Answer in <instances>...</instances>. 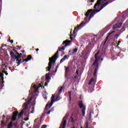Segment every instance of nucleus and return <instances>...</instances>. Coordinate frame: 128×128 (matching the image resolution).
Masks as SVG:
<instances>
[{"label":"nucleus","instance_id":"nucleus-31","mask_svg":"<svg viewBox=\"0 0 128 128\" xmlns=\"http://www.w3.org/2000/svg\"><path fill=\"white\" fill-rule=\"evenodd\" d=\"M92 118V112H89V119L90 120Z\"/></svg>","mask_w":128,"mask_h":128},{"label":"nucleus","instance_id":"nucleus-28","mask_svg":"<svg viewBox=\"0 0 128 128\" xmlns=\"http://www.w3.org/2000/svg\"><path fill=\"white\" fill-rule=\"evenodd\" d=\"M78 48H74L73 50V52H72V54H74V52H78Z\"/></svg>","mask_w":128,"mask_h":128},{"label":"nucleus","instance_id":"nucleus-46","mask_svg":"<svg viewBox=\"0 0 128 128\" xmlns=\"http://www.w3.org/2000/svg\"><path fill=\"white\" fill-rule=\"evenodd\" d=\"M14 52H16V54H18V52L17 50H15Z\"/></svg>","mask_w":128,"mask_h":128},{"label":"nucleus","instance_id":"nucleus-34","mask_svg":"<svg viewBox=\"0 0 128 128\" xmlns=\"http://www.w3.org/2000/svg\"><path fill=\"white\" fill-rule=\"evenodd\" d=\"M13 126H14L16 128V126H18V122H16L15 123H14Z\"/></svg>","mask_w":128,"mask_h":128},{"label":"nucleus","instance_id":"nucleus-52","mask_svg":"<svg viewBox=\"0 0 128 128\" xmlns=\"http://www.w3.org/2000/svg\"><path fill=\"white\" fill-rule=\"evenodd\" d=\"M4 80V77H1V80Z\"/></svg>","mask_w":128,"mask_h":128},{"label":"nucleus","instance_id":"nucleus-33","mask_svg":"<svg viewBox=\"0 0 128 128\" xmlns=\"http://www.w3.org/2000/svg\"><path fill=\"white\" fill-rule=\"evenodd\" d=\"M119 36H120V34H117L114 35V38H116V39L118 38Z\"/></svg>","mask_w":128,"mask_h":128},{"label":"nucleus","instance_id":"nucleus-19","mask_svg":"<svg viewBox=\"0 0 128 128\" xmlns=\"http://www.w3.org/2000/svg\"><path fill=\"white\" fill-rule=\"evenodd\" d=\"M12 122H10L9 123H8V126H7V128H12Z\"/></svg>","mask_w":128,"mask_h":128},{"label":"nucleus","instance_id":"nucleus-13","mask_svg":"<svg viewBox=\"0 0 128 128\" xmlns=\"http://www.w3.org/2000/svg\"><path fill=\"white\" fill-rule=\"evenodd\" d=\"M122 23L120 22L116 26H114L113 28L114 30H116V28H120L122 27Z\"/></svg>","mask_w":128,"mask_h":128},{"label":"nucleus","instance_id":"nucleus-12","mask_svg":"<svg viewBox=\"0 0 128 128\" xmlns=\"http://www.w3.org/2000/svg\"><path fill=\"white\" fill-rule=\"evenodd\" d=\"M66 60H68V55H65L64 58L60 60V64H62Z\"/></svg>","mask_w":128,"mask_h":128},{"label":"nucleus","instance_id":"nucleus-47","mask_svg":"<svg viewBox=\"0 0 128 128\" xmlns=\"http://www.w3.org/2000/svg\"><path fill=\"white\" fill-rule=\"evenodd\" d=\"M4 46H6V45L3 44V45L1 46V48H4Z\"/></svg>","mask_w":128,"mask_h":128},{"label":"nucleus","instance_id":"nucleus-18","mask_svg":"<svg viewBox=\"0 0 128 128\" xmlns=\"http://www.w3.org/2000/svg\"><path fill=\"white\" fill-rule=\"evenodd\" d=\"M111 34L112 33H108V36L106 37V40L105 42H104V44H106V42L108 40V38H110V36Z\"/></svg>","mask_w":128,"mask_h":128},{"label":"nucleus","instance_id":"nucleus-4","mask_svg":"<svg viewBox=\"0 0 128 128\" xmlns=\"http://www.w3.org/2000/svg\"><path fill=\"white\" fill-rule=\"evenodd\" d=\"M79 107L80 108L82 109V116H84L86 114V106H84V102H82V100H79Z\"/></svg>","mask_w":128,"mask_h":128},{"label":"nucleus","instance_id":"nucleus-55","mask_svg":"<svg viewBox=\"0 0 128 128\" xmlns=\"http://www.w3.org/2000/svg\"><path fill=\"white\" fill-rule=\"evenodd\" d=\"M2 66H4L5 68H6V64H3Z\"/></svg>","mask_w":128,"mask_h":128},{"label":"nucleus","instance_id":"nucleus-50","mask_svg":"<svg viewBox=\"0 0 128 128\" xmlns=\"http://www.w3.org/2000/svg\"><path fill=\"white\" fill-rule=\"evenodd\" d=\"M48 86V82H46L44 83V86Z\"/></svg>","mask_w":128,"mask_h":128},{"label":"nucleus","instance_id":"nucleus-11","mask_svg":"<svg viewBox=\"0 0 128 128\" xmlns=\"http://www.w3.org/2000/svg\"><path fill=\"white\" fill-rule=\"evenodd\" d=\"M111 2H112V1L107 2L104 3L103 4H102L101 8H100L101 10H102V8H106V6H108V4H111Z\"/></svg>","mask_w":128,"mask_h":128},{"label":"nucleus","instance_id":"nucleus-60","mask_svg":"<svg viewBox=\"0 0 128 128\" xmlns=\"http://www.w3.org/2000/svg\"><path fill=\"white\" fill-rule=\"evenodd\" d=\"M56 53L58 54V50Z\"/></svg>","mask_w":128,"mask_h":128},{"label":"nucleus","instance_id":"nucleus-40","mask_svg":"<svg viewBox=\"0 0 128 128\" xmlns=\"http://www.w3.org/2000/svg\"><path fill=\"white\" fill-rule=\"evenodd\" d=\"M4 77V73H0V78Z\"/></svg>","mask_w":128,"mask_h":128},{"label":"nucleus","instance_id":"nucleus-36","mask_svg":"<svg viewBox=\"0 0 128 128\" xmlns=\"http://www.w3.org/2000/svg\"><path fill=\"white\" fill-rule=\"evenodd\" d=\"M22 62H28V58L23 59Z\"/></svg>","mask_w":128,"mask_h":128},{"label":"nucleus","instance_id":"nucleus-58","mask_svg":"<svg viewBox=\"0 0 128 128\" xmlns=\"http://www.w3.org/2000/svg\"><path fill=\"white\" fill-rule=\"evenodd\" d=\"M120 42H121L120 40H119V41H118V44H120Z\"/></svg>","mask_w":128,"mask_h":128},{"label":"nucleus","instance_id":"nucleus-20","mask_svg":"<svg viewBox=\"0 0 128 128\" xmlns=\"http://www.w3.org/2000/svg\"><path fill=\"white\" fill-rule=\"evenodd\" d=\"M68 92L69 94V102H72V92L69 91Z\"/></svg>","mask_w":128,"mask_h":128},{"label":"nucleus","instance_id":"nucleus-30","mask_svg":"<svg viewBox=\"0 0 128 128\" xmlns=\"http://www.w3.org/2000/svg\"><path fill=\"white\" fill-rule=\"evenodd\" d=\"M34 107L32 108V110L30 112V114H34Z\"/></svg>","mask_w":128,"mask_h":128},{"label":"nucleus","instance_id":"nucleus-35","mask_svg":"<svg viewBox=\"0 0 128 128\" xmlns=\"http://www.w3.org/2000/svg\"><path fill=\"white\" fill-rule=\"evenodd\" d=\"M126 30V28L125 27H122V28L121 29V32H124Z\"/></svg>","mask_w":128,"mask_h":128},{"label":"nucleus","instance_id":"nucleus-2","mask_svg":"<svg viewBox=\"0 0 128 128\" xmlns=\"http://www.w3.org/2000/svg\"><path fill=\"white\" fill-rule=\"evenodd\" d=\"M95 60L94 62L92 64V66H95V69L94 72L93 74V76L95 78L96 76V74L98 73V60H100V58L98 57V56H94Z\"/></svg>","mask_w":128,"mask_h":128},{"label":"nucleus","instance_id":"nucleus-44","mask_svg":"<svg viewBox=\"0 0 128 128\" xmlns=\"http://www.w3.org/2000/svg\"><path fill=\"white\" fill-rule=\"evenodd\" d=\"M16 48H17V50H20V48H21L20 46H16Z\"/></svg>","mask_w":128,"mask_h":128},{"label":"nucleus","instance_id":"nucleus-1","mask_svg":"<svg viewBox=\"0 0 128 128\" xmlns=\"http://www.w3.org/2000/svg\"><path fill=\"white\" fill-rule=\"evenodd\" d=\"M58 54L56 53L51 58H49V62L48 64V66L46 68H48V72H50V68H52V64L56 62V60H58Z\"/></svg>","mask_w":128,"mask_h":128},{"label":"nucleus","instance_id":"nucleus-14","mask_svg":"<svg viewBox=\"0 0 128 128\" xmlns=\"http://www.w3.org/2000/svg\"><path fill=\"white\" fill-rule=\"evenodd\" d=\"M24 109H22L21 112L18 114V120L20 118H22V114H24Z\"/></svg>","mask_w":128,"mask_h":128},{"label":"nucleus","instance_id":"nucleus-38","mask_svg":"<svg viewBox=\"0 0 128 128\" xmlns=\"http://www.w3.org/2000/svg\"><path fill=\"white\" fill-rule=\"evenodd\" d=\"M71 122H74V118L71 116Z\"/></svg>","mask_w":128,"mask_h":128},{"label":"nucleus","instance_id":"nucleus-37","mask_svg":"<svg viewBox=\"0 0 128 128\" xmlns=\"http://www.w3.org/2000/svg\"><path fill=\"white\" fill-rule=\"evenodd\" d=\"M46 124H44V125H42L40 128H46Z\"/></svg>","mask_w":128,"mask_h":128},{"label":"nucleus","instance_id":"nucleus-24","mask_svg":"<svg viewBox=\"0 0 128 128\" xmlns=\"http://www.w3.org/2000/svg\"><path fill=\"white\" fill-rule=\"evenodd\" d=\"M60 100V96H58L55 99V102H58Z\"/></svg>","mask_w":128,"mask_h":128},{"label":"nucleus","instance_id":"nucleus-8","mask_svg":"<svg viewBox=\"0 0 128 128\" xmlns=\"http://www.w3.org/2000/svg\"><path fill=\"white\" fill-rule=\"evenodd\" d=\"M18 112H13V115L12 116L10 120L12 122H14V120H18V119L16 118V116H18Z\"/></svg>","mask_w":128,"mask_h":128},{"label":"nucleus","instance_id":"nucleus-17","mask_svg":"<svg viewBox=\"0 0 128 128\" xmlns=\"http://www.w3.org/2000/svg\"><path fill=\"white\" fill-rule=\"evenodd\" d=\"M92 12V9L88 10L86 12V14H84L85 16H86V18H88V16H90V14Z\"/></svg>","mask_w":128,"mask_h":128},{"label":"nucleus","instance_id":"nucleus-7","mask_svg":"<svg viewBox=\"0 0 128 128\" xmlns=\"http://www.w3.org/2000/svg\"><path fill=\"white\" fill-rule=\"evenodd\" d=\"M84 22H82L81 24H80V26H78L77 27H76L74 28V30L73 31V34H76V32H78V30H80V28H82V26H84Z\"/></svg>","mask_w":128,"mask_h":128},{"label":"nucleus","instance_id":"nucleus-29","mask_svg":"<svg viewBox=\"0 0 128 128\" xmlns=\"http://www.w3.org/2000/svg\"><path fill=\"white\" fill-rule=\"evenodd\" d=\"M62 88H64V86H62L59 90V94H61L62 92Z\"/></svg>","mask_w":128,"mask_h":128},{"label":"nucleus","instance_id":"nucleus-59","mask_svg":"<svg viewBox=\"0 0 128 128\" xmlns=\"http://www.w3.org/2000/svg\"><path fill=\"white\" fill-rule=\"evenodd\" d=\"M68 52H70V53L72 52V50H70Z\"/></svg>","mask_w":128,"mask_h":128},{"label":"nucleus","instance_id":"nucleus-41","mask_svg":"<svg viewBox=\"0 0 128 128\" xmlns=\"http://www.w3.org/2000/svg\"><path fill=\"white\" fill-rule=\"evenodd\" d=\"M89 2H94V0H88Z\"/></svg>","mask_w":128,"mask_h":128},{"label":"nucleus","instance_id":"nucleus-54","mask_svg":"<svg viewBox=\"0 0 128 128\" xmlns=\"http://www.w3.org/2000/svg\"><path fill=\"white\" fill-rule=\"evenodd\" d=\"M38 50H40V49H38V48L36 49V52H38Z\"/></svg>","mask_w":128,"mask_h":128},{"label":"nucleus","instance_id":"nucleus-51","mask_svg":"<svg viewBox=\"0 0 128 128\" xmlns=\"http://www.w3.org/2000/svg\"><path fill=\"white\" fill-rule=\"evenodd\" d=\"M19 55L22 58V53H19Z\"/></svg>","mask_w":128,"mask_h":128},{"label":"nucleus","instance_id":"nucleus-49","mask_svg":"<svg viewBox=\"0 0 128 128\" xmlns=\"http://www.w3.org/2000/svg\"><path fill=\"white\" fill-rule=\"evenodd\" d=\"M76 74L77 75L78 74V70H76Z\"/></svg>","mask_w":128,"mask_h":128},{"label":"nucleus","instance_id":"nucleus-39","mask_svg":"<svg viewBox=\"0 0 128 128\" xmlns=\"http://www.w3.org/2000/svg\"><path fill=\"white\" fill-rule=\"evenodd\" d=\"M86 128H88V122H86Z\"/></svg>","mask_w":128,"mask_h":128},{"label":"nucleus","instance_id":"nucleus-61","mask_svg":"<svg viewBox=\"0 0 128 128\" xmlns=\"http://www.w3.org/2000/svg\"><path fill=\"white\" fill-rule=\"evenodd\" d=\"M86 20V18H84V20Z\"/></svg>","mask_w":128,"mask_h":128},{"label":"nucleus","instance_id":"nucleus-45","mask_svg":"<svg viewBox=\"0 0 128 128\" xmlns=\"http://www.w3.org/2000/svg\"><path fill=\"white\" fill-rule=\"evenodd\" d=\"M9 42H10L11 44H13V43H14V40H9Z\"/></svg>","mask_w":128,"mask_h":128},{"label":"nucleus","instance_id":"nucleus-25","mask_svg":"<svg viewBox=\"0 0 128 128\" xmlns=\"http://www.w3.org/2000/svg\"><path fill=\"white\" fill-rule=\"evenodd\" d=\"M32 55H29L27 56V60H32Z\"/></svg>","mask_w":128,"mask_h":128},{"label":"nucleus","instance_id":"nucleus-62","mask_svg":"<svg viewBox=\"0 0 128 128\" xmlns=\"http://www.w3.org/2000/svg\"><path fill=\"white\" fill-rule=\"evenodd\" d=\"M100 60H104V58H101Z\"/></svg>","mask_w":128,"mask_h":128},{"label":"nucleus","instance_id":"nucleus-16","mask_svg":"<svg viewBox=\"0 0 128 128\" xmlns=\"http://www.w3.org/2000/svg\"><path fill=\"white\" fill-rule=\"evenodd\" d=\"M24 60V58L22 59H16V62H17V64L18 66H20V64H22V62H22V60Z\"/></svg>","mask_w":128,"mask_h":128},{"label":"nucleus","instance_id":"nucleus-32","mask_svg":"<svg viewBox=\"0 0 128 128\" xmlns=\"http://www.w3.org/2000/svg\"><path fill=\"white\" fill-rule=\"evenodd\" d=\"M100 50H98V52L95 54L94 56L96 57L98 56V54H100Z\"/></svg>","mask_w":128,"mask_h":128},{"label":"nucleus","instance_id":"nucleus-22","mask_svg":"<svg viewBox=\"0 0 128 128\" xmlns=\"http://www.w3.org/2000/svg\"><path fill=\"white\" fill-rule=\"evenodd\" d=\"M102 8H100L99 10H94V12H95V14H98V12H100V10H102Z\"/></svg>","mask_w":128,"mask_h":128},{"label":"nucleus","instance_id":"nucleus-57","mask_svg":"<svg viewBox=\"0 0 128 128\" xmlns=\"http://www.w3.org/2000/svg\"><path fill=\"white\" fill-rule=\"evenodd\" d=\"M21 52H23V54H24V50H21Z\"/></svg>","mask_w":128,"mask_h":128},{"label":"nucleus","instance_id":"nucleus-15","mask_svg":"<svg viewBox=\"0 0 128 128\" xmlns=\"http://www.w3.org/2000/svg\"><path fill=\"white\" fill-rule=\"evenodd\" d=\"M92 12L90 13V16H89V20H90L94 16V14H96V12H94V10H92Z\"/></svg>","mask_w":128,"mask_h":128},{"label":"nucleus","instance_id":"nucleus-21","mask_svg":"<svg viewBox=\"0 0 128 128\" xmlns=\"http://www.w3.org/2000/svg\"><path fill=\"white\" fill-rule=\"evenodd\" d=\"M50 78V74H46V80H48Z\"/></svg>","mask_w":128,"mask_h":128},{"label":"nucleus","instance_id":"nucleus-53","mask_svg":"<svg viewBox=\"0 0 128 128\" xmlns=\"http://www.w3.org/2000/svg\"><path fill=\"white\" fill-rule=\"evenodd\" d=\"M14 48H14H14H13V49H12V50H14V52H15V50H14Z\"/></svg>","mask_w":128,"mask_h":128},{"label":"nucleus","instance_id":"nucleus-64","mask_svg":"<svg viewBox=\"0 0 128 128\" xmlns=\"http://www.w3.org/2000/svg\"><path fill=\"white\" fill-rule=\"evenodd\" d=\"M74 78H76V76H74Z\"/></svg>","mask_w":128,"mask_h":128},{"label":"nucleus","instance_id":"nucleus-56","mask_svg":"<svg viewBox=\"0 0 128 128\" xmlns=\"http://www.w3.org/2000/svg\"><path fill=\"white\" fill-rule=\"evenodd\" d=\"M57 70H58V68H56V70H55V71H54V72H56Z\"/></svg>","mask_w":128,"mask_h":128},{"label":"nucleus","instance_id":"nucleus-9","mask_svg":"<svg viewBox=\"0 0 128 128\" xmlns=\"http://www.w3.org/2000/svg\"><path fill=\"white\" fill-rule=\"evenodd\" d=\"M32 100V97H30L29 98L27 102L24 103V108H23V110H28V104H30V103Z\"/></svg>","mask_w":128,"mask_h":128},{"label":"nucleus","instance_id":"nucleus-6","mask_svg":"<svg viewBox=\"0 0 128 128\" xmlns=\"http://www.w3.org/2000/svg\"><path fill=\"white\" fill-rule=\"evenodd\" d=\"M17 54V56H16V54H14V52H10V56L11 58L14 60H14H20V58H22L20 55V53H18V54Z\"/></svg>","mask_w":128,"mask_h":128},{"label":"nucleus","instance_id":"nucleus-5","mask_svg":"<svg viewBox=\"0 0 128 128\" xmlns=\"http://www.w3.org/2000/svg\"><path fill=\"white\" fill-rule=\"evenodd\" d=\"M70 40H64V42H63L62 44H65V45L62 47L59 48L58 51L62 52V50H64L66 49V46H70Z\"/></svg>","mask_w":128,"mask_h":128},{"label":"nucleus","instance_id":"nucleus-48","mask_svg":"<svg viewBox=\"0 0 128 128\" xmlns=\"http://www.w3.org/2000/svg\"><path fill=\"white\" fill-rule=\"evenodd\" d=\"M42 88V84H40L38 86V88Z\"/></svg>","mask_w":128,"mask_h":128},{"label":"nucleus","instance_id":"nucleus-43","mask_svg":"<svg viewBox=\"0 0 128 128\" xmlns=\"http://www.w3.org/2000/svg\"><path fill=\"white\" fill-rule=\"evenodd\" d=\"M70 68H68V67H66V68H65V70L66 71V72H68V69H69Z\"/></svg>","mask_w":128,"mask_h":128},{"label":"nucleus","instance_id":"nucleus-63","mask_svg":"<svg viewBox=\"0 0 128 128\" xmlns=\"http://www.w3.org/2000/svg\"><path fill=\"white\" fill-rule=\"evenodd\" d=\"M4 81L2 80V84H4Z\"/></svg>","mask_w":128,"mask_h":128},{"label":"nucleus","instance_id":"nucleus-27","mask_svg":"<svg viewBox=\"0 0 128 128\" xmlns=\"http://www.w3.org/2000/svg\"><path fill=\"white\" fill-rule=\"evenodd\" d=\"M74 38H76V35H74V34H71L70 36V40H74Z\"/></svg>","mask_w":128,"mask_h":128},{"label":"nucleus","instance_id":"nucleus-42","mask_svg":"<svg viewBox=\"0 0 128 128\" xmlns=\"http://www.w3.org/2000/svg\"><path fill=\"white\" fill-rule=\"evenodd\" d=\"M3 72L6 74V76H8V74L6 72V71H3Z\"/></svg>","mask_w":128,"mask_h":128},{"label":"nucleus","instance_id":"nucleus-10","mask_svg":"<svg viewBox=\"0 0 128 128\" xmlns=\"http://www.w3.org/2000/svg\"><path fill=\"white\" fill-rule=\"evenodd\" d=\"M62 128H66V116H65L64 117L60 126H62Z\"/></svg>","mask_w":128,"mask_h":128},{"label":"nucleus","instance_id":"nucleus-26","mask_svg":"<svg viewBox=\"0 0 128 128\" xmlns=\"http://www.w3.org/2000/svg\"><path fill=\"white\" fill-rule=\"evenodd\" d=\"M54 108H52L51 110H50L48 112H47V114H50V112H54Z\"/></svg>","mask_w":128,"mask_h":128},{"label":"nucleus","instance_id":"nucleus-23","mask_svg":"<svg viewBox=\"0 0 128 128\" xmlns=\"http://www.w3.org/2000/svg\"><path fill=\"white\" fill-rule=\"evenodd\" d=\"M94 78H92L89 81V82H88V84H89V85L92 84V82H94Z\"/></svg>","mask_w":128,"mask_h":128},{"label":"nucleus","instance_id":"nucleus-3","mask_svg":"<svg viewBox=\"0 0 128 128\" xmlns=\"http://www.w3.org/2000/svg\"><path fill=\"white\" fill-rule=\"evenodd\" d=\"M51 98H52V100L50 104V103H48L46 104L44 110H50V108L52 106V104H54V102H56V100H54V94H52V96Z\"/></svg>","mask_w":128,"mask_h":128}]
</instances>
